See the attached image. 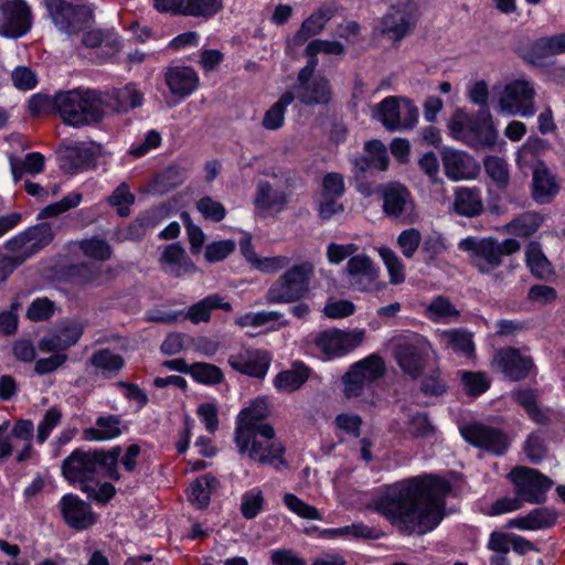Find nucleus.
Masks as SVG:
<instances>
[{
  "label": "nucleus",
  "instance_id": "f257e3e1",
  "mask_svg": "<svg viewBox=\"0 0 565 565\" xmlns=\"http://www.w3.org/2000/svg\"><path fill=\"white\" fill-rule=\"evenodd\" d=\"M449 491V482L440 477L416 476L388 486L373 509L405 535L425 534L443 520Z\"/></svg>",
  "mask_w": 565,
  "mask_h": 565
},
{
  "label": "nucleus",
  "instance_id": "f03ea898",
  "mask_svg": "<svg viewBox=\"0 0 565 565\" xmlns=\"http://www.w3.org/2000/svg\"><path fill=\"white\" fill-rule=\"evenodd\" d=\"M120 447L109 451H72L62 463V473L71 483L78 484L82 491H93L90 482L100 475L118 480L117 463L120 457Z\"/></svg>",
  "mask_w": 565,
  "mask_h": 565
},
{
  "label": "nucleus",
  "instance_id": "7ed1b4c3",
  "mask_svg": "<svg viewBox=\"0 0 565 565\" xmlns=\"http://www.w3.org/2000/svg\"><path fill=\"white\" fill-rule=\"evenodd\" d=\"M107 96L95 89L75 88L58 92L53 106L66 125L73 127L99 122L106 115Z\"/></svg>",
  "mask_w": 565,
  "mask_h": 565
},
{
  "label": "nucleus",
  "instance_id": "20e7f679",
  "mask_svg": "<svg viewBox=\"0 0 565 565\" xmlns=\"http://www.w3.org/2000/svg\"><path fill=\"white\" fill-rule=\"evenodd\" d=\"M448 127L455 139L475 149L493 150L499 141L492 117L486 111L468 115L463 110H457Z\"/></svg>",
  "mask_w": 565,
  "mask_h": 565
},
{
  "label": "nucleus",
  "instance_id": "39448f33",
  "mask_svg": "<svg viewBox=\"0 0 565 565\" xmlns=\"http://www.w3.org/2000/svg\"><path fill=\"white\" fill-rule=\"evenodd\" d=\"M313 276L315 267L311 263L292 265L268 287L265 295L267 303H292L307 298Z\"/></svg>",
  "mask_w": 565,
  "mask_h": 565
},
{
  "label": "nucleus",
  "instance_id": "423d86ee",
  "mask_svg": "<svg viewBox=\"0 0 565 565\" xmlns=\"http://www.w3.org/2000/svg\"><path fill=\"white\" fill-rule=\"evenodd\" d=\"M458 247L470 255L472 264L483 274L491 273L502 263L504 255H511L520 249V244L513 238L499 243L493 238L466 237Z\"/></svg>",
  "mask_w": 565,
  "mask_h": 565
},
{
  "label": "nucleus",
  "instance_id": "0eeeda50",
  "mask_svg": "<svg viewBox=\"0 0 565 565\" xmlns=\"http://www.w3.org/2000/svg\"><path fill=\"white\" fill-rule=\"evenodd\" d=\"M497 110L508 116L532 117L536 113L534 106L535 89L526 79H515L497 88Z\"/></svg>",
  "mask_w": 565,
  "mask_h": 565
},
{
  "label": "nucleus",
  "instance_id": "6e6552de",
  "mask_svg": "<svg viewBox=\"0 0 565 565\" xmlns=\"http://www.w3.org/2000/svg\"><path fill=\"white\" fill-rule=\"evenodd\" d=\"M418 18V6L415 0H396L379 19L376 30L397 42L408 35Z\"/></svg>",
  "mask_w": 565,
  "mask_h": 565
},
{
  "label": "nucleus",
  "instance_id": "1a4fd4ad",
  "mask_svg": "<svg viewBox=\"0 0 565 565\" xmlns=\"http://www.w3.org/2000/svg\"><path fill=\"white\" fill-rule=\"evenodd\" d=\"M384 360L379 354H371L354 363L343 375L344 395L349 398L361 396L385 373Z\"/></svg>",
  "mask_w": 565,
  "mask_h": 565
},
{
  "label": "nucleus",
  "instance_id": "9d476101",
  "mask_svg": "<svg viewBox=\"0 0 565 565\" xmlns=\"http://www.w3.org/2000/svg\"><path fill=\"white\" fill-rule=\"evenodd\" d=\"M49 14L61 33L68 36L84 32L92 19L89 10L64 0H44Z\"/></svg>",
  "mask_w": 565,
  "mask_h": 565
},
{
  "label": "nucleus",
  "instance_id": "9b49d317",
  "mask_svg": "<svg viewBox=\"0 0 565 565\" xmlns=\"http://www.w3.org/2000/svg\"><path fill=\"white\" fill-rule=\"evenodd\" d=\"M364 338L365 330L363 329L349 331L329 329L317 334L313 339V343L324 359L332 360L347 355L360 347Z\"/></svg>",
  "mask_w": 565,
  "mask_h": 565
},
{
  "label": "nucleus",
  "instance_id": "f8f14e48",
  "mask_svg": "<svg viewBox=\"0 0 565 565\" xmlns=\"http://www.w3.org/2000/svg\"><path fill=\"white\" fill-rule=\"evenodd\" d=\"M429 349L428 340L414 333L397 339L394 355L402 371L412 379H416L423 371L424 356Z\"/></svg>",
  "mask_w": 565,
  "mask_h": 565
},
{
  "label": "nucleus",
  "instance_id": "ddd939ff",
  "mask_svg": "<svg viewBox=\"0 0 565 565\" xmlns=\"http://www.w3.org/2000/svg\"><path fill=\"white\" fill-rule=\"evenodd\" d=\"M509 478L515 487V494L524 502L541 503L553 481L537 470L527 467H515Z\"/></svg>",
  "mask_w": 565,
  "mask_h": 565
},
{
  "label": "nucleus",
  "instance_id": "4468645a",
  "mask_svg": "<svg viewBox=\"0 0 565 565\" xmlns=\"http://www.w3.org/2000/svg\"><path fill=\"white\" fill-rule=\"evenodd\" d=\"M267 413V405L262 399L255 401L249 407L239 413L235 430L237 448L242 450L246 448V436H250L253 431H258L262 437L266 438L275 436L274 428L269 424L264 423Z\"/></svg>",
  "mask_w": 565,
  "mask_h": 565
},
{
  "label": "nucleus",
  "instance_id": "2eb2a0df",
  "mask_svg": "<svg viewBox=\"0 0 565 565\" xmlns=\"http://www.w3.org/2000/svg\"><path fill=\"white\" fill-rule=\"evenodd\" d=\"M318 65L317 58H310L298 74V85L295 87V98L306 105L326 104L330 100L329 83L323 77H312Z\"/></svg>",
  "mask_w": 565,
  "mask_h": 565
},
{
  "label": "nucleus",
  "instance_id": "dca6fc26",
  "mask_svg": "<svg viewBox=\"0 0 565 565\" xmlns=\"http://www.w3.org/2000/svg\"><path fill=\"white\" fill-rule=\"evenodd\" d=\"M350 288L362 292H373L381 289L379 282V268L372 258L364 254H356L348 259L343 269Z\"/></svg>",
  "mask_w": 565,
  "mask_h": 565
},
{
  "label": "nucleus",
  "instance_id": "f3484780",
  "mask_svg": "<svg viewBox=\"0 0 565 565\" xmlns=\"http://www.w3.org/2000/svg\"><path fill=\"white\" fill-rule=\"evenodd\" d=\"M160 12L210 20L223 10V0H153Z\"/></svg>",
  "mask_w": 565,
  "mask_h": 565
},
{
  "label": "nucleus",
  "instance_id": "a211bd4d",
  "mask_svg": "<svg viewBox=\"0 0 565 565\" xmlns=\"http://www.w3.org/2000/svg\"><path fill=\"white\" fill-rule=\"evenodd\" d=\"M289 196L285 186L267 180L259 181L253 201L256 215L265 217L281 213L288 205Z\"/></svg>",
  "mask_w": 565,
  "mask_h": 565
},
{
  "label": "nucleus",
  "instance_id": "6ab92c4d",
  "mask_svg": "<svg viewBox=\"0 0 565 565\" xmlns=\"http://www.w3.org/2000/svg\"><path fill=\"white\" fill-rule=\"evenodd\" d=\"M32 24V15L24 0H8L1 6L0 28L6 36L20 38Z\"/></svg>",
  "mask_w": 565,
  "mask_h": 565
},
{
  "label": "nucleus",
  "instance_id": "aec40b11",
  "mask_svg": "<svg viewBox=\"0 0 565 565\" xmlns=\"http://www.w3.org/2000/svg\"><path fill=\"white\" fill-rule=\"evenodd\" d=\"M492 367L511 381H522L535 365L531 356L522 354L518 349L504 348L494 354Z\"/></svg>",
  "mask_w": 565,
  "mask_h": 565
},
{
  "label": "nucleus",
  "instance_id": "412c9836",
  "mask_svg": "<svg viewBox=\"0 0 565 565\" xmlns=\"http://www.w3.org/2000/svg\"><path fill=\"white\" fill-rule=\"evenodd\" d=\"M271 358L260 349L243 348L228 356V364L248 376L263 379L269 369Z\"/></svg>",
  "mask_w": 565,
  "mask_h": 565
},
{
  "label": "nucleus",
  "instance_id": "4be33fe9",
  "mask_svg": "<svg viewBox=\"0 0 565 565\" xmlns=\"http://www.w3.org/2000/svg\"><path fill=\"white\" fill-rule=\"evenodd\" d=\"M84 332V324L78 320H64L57 324L54 332L39 341L42 352H60L76 344Z\"/></svg>",
  "mask_w": 565,
  "mask_h": 565
},
{
  "label": "nucleus",
  "instance_id": "5701e85b",
  "mask_svg": "<svg viewBox=\"0 0 565 565\" xmlns=\"http://www.w3.org/2000/svg\"><path fill=\"white\" fill-rule=\"evenodd\" d=\"M246 448L238 451L241 454L248 452V457L262 465H274L276 460H280L284 454L281 444L274 437H262L258 431H253L250 436H246Z\"/></svg>",
  "mask_w": 565,
  "mask_h": 565
},
{
  "label": "nucleus",
  "instance_id": "b1692460",
  "mask_svg": "<svg viewBox=\"0 0 565 565\" xmlns=\"http://www.w3.org/2000/svg\"><path fill=\"white\" fill-rule=\"evenodd\" d=\"M441 161L446 175L452 181L472 179L478 172V164L473 158L461 150L444 149Z\"/></svg>",
  "mask_w": 565,
  "mask_h": 565
},
{
  "label": "nucleus",
  "instance_id": "393cba45",
  "mask_svg": "<svg viewBox=\"0 0 565 565\" xmlns=\"http://www.w3.org/2000/svg\"><path fill=\"white\" fill-rule=\"evenodd\" d=\"M463 438L470 444L502 455L508 448V438L500 430L484 425H471L462 429Z\"/></svg>",
  "mask_w": 565,
  "mask_h": 565
},
{
  "label": "nucleus",
  "instance_id": "a878e982",
  "mask_svg": "<svg viewBox=\"0 0 565 565\" xmlns=\"http://www.w3.org/2000/svg\"><path fill=\"white\" fill-rule=\"evenodd\" d=\"M159 264L166 274L173 277H181L194 273L196 269L185 249L179 243L163 246L159 256Z\"/></svg>",
  "mask_w": 565,
  "mask_h": 565
},
{
  "label": "nucleus",
  "instance_id": "bb28decb",
  "mask_svg": "<svg viewBox=\"0 0 565 565\" xmlns=\"http://www.w3.org/2000/svg\"><path fill=\"white\" fill-rule=\"evenodd\" d=\"M383 212L388 217L397 218L413 207L411 192L405 185L392 182L381 188Z\"/></svg>",
  "mask_w": 565,
  "mask_h": 565
},
{
  "label": "nucleus",
  "instance_id": "cd10ccee",
  "mask_svg": "<svg viewBox=\"0 0 565 565\" xmlns=\"http://www.w3.org/2000/svg\"><path fill=\"white\" fill-rule=\"evenodd\" d=\"M60 507L65 522L72 527L86 529L95 522L89 505L77 495L65 494Z\"/></svg>",
  "mask_w": 565,
  "mask_h": 565
},
{
  "label": "nucleus",
  "instance_id": "c85d7f7f",
  "mask_svg": "<svg viewBox=\"0 0 565 565\" xmlns=\"http://www.w3.org/2000/svg\"><path fill=\"white\" fill-rule=\"evenodd\" d=\"M166 84L170 92L179 97L191 95L199 85V76L194 70L186 66H173L164 74Z\"/></svg>",
  "mask_w": 565,
  "mask_h": 565
},
{
  "label": "nucleus",
  "instance_id": "c756f323",
  "mask_svg": "<svg viewBox=\"0 0 565 565\" xmlns=\"http://www.w3.org/2000/svg\"><path fill=\"white\" fill-rule=\"evenodd\" d=\"M98 152L95 143H76L65 150L62 157V168L68 173H76L90 167Z\"/></svg>",
  "mask_w": 565,
  "mask_h": 565
},
{
  "label": "nucleus",
  "instance_id": "7c9ffc66",
  "mask_svg": "<svg viewBox=\"0 0 565 565\" xmlns=\"http://www.w3.org/2000/svg\"><path fill=\"white\" fill-rule=\"evenodd\" d=\"M557 516V512L553 509H534L524 516L509 520L505 527L522 531H537L553 526L556 523Z\"/></svg>",
  "mask_w": 565,
  "mask_h": 565
},
{
  "label": "nucleus",
  "instance_id": "2f4dec72",
  "mask_svg": "<svg viewBox=\"0 0 565 565\" xmlns=\"http://www.w3.org/2000/svg\"><path fill=\"white\" fill-rule=\"evenodd\" d=\"M103 93L108 99L106 111L127 113L132 108L141 106L143 103V94L132 84Z\"/></svg>",
  "mask_w": 565,
  "mask_h": 565
},
{
  "label": "nucleus",
  "instance_id": "473e14b6",
  "mask_svg": "<svg viewBox=\"0 0 565 565\" xmlns=\"http://www.w3.org/2000/svg\"><path fill=\"white\" fill-rule=\"evenodd\" d=\"M436 337L445 349L467 359L475 356L472 334L463 329L438 330Z\"/></svg>",
  "mask_w": 565,
  "mask_h": 565
},
{
  "label": "nucleus",
  "instance_id": "72a5a7b5",
  "mask_svg": "<svg viewBox=\"0 0 565 565\" xmlns=\"http://www.w3.org/2000/svg\"><path fill=\"white\" fill-rule=\"evenodd\" d=\"M525 262L531 274L541 280L552 281L555 277V270L551 262L544 255L541 246L536 242H531L525 250Z\"/></svg>",
  "mask_w": 565,
  "mask_h": 565
},
{
  "label": "nucleus",
  "instance_id": "f704fd0d",
  "mask_svg": "<svg viewBox=\"0 0 565 565\" xmlns=\"http://www.w3.org/2000/svg\"><path fill=\"white\" fill-rule=\"evenodd\" d=\"M454 210L459 214L472 217L481 214L483 202L481 192L476 188H458L455 192Z\"/></svg>",
  "mask_w": 565,
  "mask_h": 565
},
{
  "label": "nucleus",
  "instance_id": "c9c22d12",
  "mask_svg": "<svg viewBox=\"0 0 565 565\" xmlns=\"http://www.w3.org/2000/svg\"><path fill=\"white\" fill-rule=\"evenodd\" d=\"M96 426L84 430L87 440L103 441L110 440L121 435V420L117 415L99 416Z\"/></svg>",
  "mask_w": 565,
  "mask_h": 565
},
{
  "label": "nucleus",
  "instance_id": "e433bc0d",
  "mask_svg": "<svg viewBox=\"0 0 565 565\" xmlns=\"http://www.w3.org/2000/svg\"><path fill=\"white\" fill-rule=\"evenodd\" d=\"M558 192L554 175L546 169H536L533 173V198L537 203H548Z\"/></svg>",
  "mask_w": 565,
  "mask_h": 565
},
{
  "label": "nucleus",
  "instance_id": "4c0bfd02",
  "mask_svg": "<svg viewBox=\"0 0 565 565\" xmlns=\"http://www.w3.org/2000/svg\"><path fill=\"white\" fill-rule=\"evenodd\" d=\"M425 316L436 323H452L460 316L459 310L446 297L434 298L425 309Z\"/></svg>",
  "mask_w": 565,
  "mask_h": 565
},
{
  "label": "nucleus",
  "instance_id": "58836bf2",
  "mask_svg": "<svg viewBox=\"0 0 565 565\" xmlns=\"http://www.w3.org/2000/svg\"><path fill=\"white\" fill-rule=\"evenodd\" d=\"M9 162L15 183L21 180L24 172L38 174L44 169V157L40 152L28 153L23 160L10 156Z\"/></svg>",
  "mask_w": 565,
  "mask_h": 565
},
{
  "label": "nucleus",
  "instance_id": "ea45409f",
  "mask_svg": "<svg viewBox=\"0 0 565 565\" xmlns=\"http://www.w3.org/2000/svg\"><path fill=\"white\" fill-rule=\"evenodd\" d=\"M399 97L390 96L384 98L377 106L374 117L382 125L392 131L398 130L399 121Z\"/></svg>",
  "mask_w": 565,
  "mask_h": 565
},
{
  "label": "nucleus",
  "instance_id": "a19ab883",
  "mask_svg": "<svg viewBox=\"0 0 565 565\" xmlns=\"http://www.w3.org/2000/svg\"><path fill=\"white\" fill-rule=\"evenodd\" d=\"M218 481L215 477L205 475L196 479L190 487L189 499L199 509L207 507L212 492L217 489Z\"/></svg>",
  "mask_w": 565,
  "mask_h": 565
},
{
  "label": "nucleus",
  "instance_id": "79ce46f5",
  "mask_svg": "<svg viewBox=\"0 0 565 565\" xmlns=\"http://www.w3.org/2000/svg\"><path fill=\"white\" fill-rule=\"evenodd\" d=\"M295 100L292 92H286L281 95L266 113L263 118V127L268 130L279 129L285 120V110Z\"/></svg>",
  "mask_w": 565,
  "mask_h": 565
},
{
  "label": "nucleus",
  "instance_id": "37998d69",
  "mask_svg": "<svg viewBox=\"0 0 565 565\" xmlns=\"http://www.w3.org/2000/svg\"><path fill=\"white\" fill-rule=\"evenodd\" d=\"M330 19L329 14L324 10H318L312 13L308 19H306L300 30L296 33L294 41L297 45L303 44L309 38L319 34L328 20Z\"/></svg>",
  "mask_w": 565,
  "mask_h": 565
},
{
  "label": "nucleus",
  "instance_id": "c03bdc74",
  "mask_svg": "<svg viewBox=\"0 0 565 565\" xmlns=\"http://www.w3.org/2000/svg\"><path fill=\"white\" fill-rule=\"evenodd\" d=\"M308 380V371L303 366L278 373L274 380L275 387L281 392H294Z\"/></svg>",
  "mask_w": 565,
  "mask_h": 565
},
{
  "label": "nucleus",
  "instance_id": "a18cd8bd",
  "mask_svg": "<svg viewBox=\"0 0 565 565\" xmlns=\"http://www.w3.org/2000/svg\"><path fill=\"white\" fill-rule=\"evenodd\" d=\"M393 285H399L405 281V267L397 254L387 246L377 248Z\"/></svg>",
  "mask_w": 565,
  "mask_h": 565
},
{
  "label": "nucleus",
  "instance_id": "49530a36",
  "mask_svg": "<svg viewBox=\"0 0 565 565\" xmlns=\"http://www.w3.org/2000/svg\"><path fill=\"white\" fill-rule=\"evenodd\" d=\"M457 375L460 379L463 391L468 395H480L490 386V381L483 372L458 371Z\"/></svg>",
  "mask_w": 565,
  "mask_h": 565
},
{
  "label": "nucleus",
  "instance_id": "de8ad7c7",
  "mask_svg": "<svg viewBox=\"0 0 565 565\" xmlns=\"http://www.w3.org/2000/svg\"><path fill=\"white\" fill-rule=\"evenodd\" d=\"M79 249L86 257L100 262L109 259L113 254L109 243L97 236L81 241Z\"/></svg>",
  "mask_w": 565,
  "mask_h": 565
},
{
  "label": "nucleus",
  "instance_id": "09e8293b",
  "mask_svg": "<svg viewBox=\"0 0 565 565\" xmlns=\"http://www.w3.org/2000/svg\"><path fill=\"white\" fill-rule=\"evenodd\" d=\"M323 537L337 539V537H354V539H374V530L363 523H354L351 525L338 527V529H326L321 532Z\"/></svg>",
  "mask_w": 565,
  "mask_h": 565
},
{
  "label": "nucleus",
  "instance_id": "8fccbe9b",
  "mask_svg": "<svg viewBox=\"0 0 565 565\" xmlns=\"http://www.w3.org/2000/svg\"><path fill=\"white\" fill-rule=\"evenodd\" d=\"M449 248L447 238L438 232L428 234L422 244V253L428 262L437 260Z\"/></svg>",
  "mask_w": 565,
  "mask_h": 565
},
{
  "label": "nucleus",
  "instance_id": "3c124183",
  "mask_svg": "<svg viewBox=\"0 0 565 565\" xmlns=\"http://www.w3.org/2000/svg\"><path fill=\"white\" fill-rule=\"evenodd\" d=\"M543 217L534 212H527L509 223L510 231L519 236L532 235L542 224Z\"/></svg>",
  "mask_w": 565,
  "mask_h": 565
},
{
  "label": "nucleus",
  "instance_id": "603ef678",
  "mask_svg": "<svg viewBox=\"0 0 565 565\" xmlns=\"http://www.w3.org/2000/svg\"><path fill=\"white\" fill-rule=\"evenodd\" d=\"M90 364L103 373L117 372L124 366V360L119 354L108 349L96 351L89 359Z\"/></svg>",
  "mask_w": 565,
  "mask_h": 565
},
{
  "label": "nucleus",
  "instance_id": "864d4df0",
  "mask_svg": "<svg viewBox=\"0 0 565 565\" xmlns=\"http://www.w3.org/2000/svg\"><path fill=\"white\" fill-rule=\"evenodd\" d=\"M264 494L259 488H253L242 495L241 513L247 519L256 518L264 507Z\"/></svg>",
  "mask_w": 565,
  "mask_h": 565
},
{
  "label": "nucleus",
  "instance_id": "5fc2aeb1",
  "mask_svg": "<svg viewBox=\"0 0 565 565\" xmlns=\"http://www.w3.org/2000/svg\"><path fill=\"white\" fill-rule=\"evenodd\" d=\"M111 206L117 209L120 216L129 214V206L135 202V195L130 192L129 185L126 182L120 183L108 198Z\"/></svg>",
  "mask_w": 565,
  "mask_h": 565
},
{
  "label": "nucleus",
  "instance_id": "6e6d98bb",
  "mask_svg": "<svg viewBox=\"0 0 565 565\" xmlns=\"http://www.w3.org/2000/svg\"><path fill=\"white\" fill-rule=\"evenodd\" d=\"M24 233L28 235V239L30 241L34 254L49 245L54 237L52 226L46 222L30 227Z\"/></svg>",
  "mask_w": 565,
  "mask_h": 565
},
{
  "label": "nucleus",
  "instance_id": "4d7b16f0",
  "mask_svg": "<svg viewBox=\"0 0 565 565\" xmlns=\"http://www.w3.org/2000/svg\"><path fill=\"white\" fill-rule=\"evenodd\" d=\"M484 169L488 175L499 185L505 186L509 181L508 163L497 156H488L484 159Z\"/></svg>",
  "mask_w": 565,
  "mask_h": 565
},
{
  "label": "nucleus",
  "instance_id": "13d9d810",
  "mask_svg": "<svg viewBox=\"0 0 565 565\" xmlns=\"http://www.w3.org/2000/svg\"><path fill=\"white\" fill-rule=\"evenodd\" d=\"M422 243V234L415 228H406L399 233L396 244L406 258H412Z\"/></svg>",
  "mask_w": 565,
  "mask_h": 565
},
{
  "label": "nucleus",
  "instance_id": "bf43d9fd",
  "mask_svg": "<svg viewBox=\"0 0 565 565\" xmlns=\"http://www.w3.org/2000/svg\"><path fill=\"white\" fill-rule=\"evenodd\" d=\"M6 248L10 253L9 256L20 264L34 254L28 235L24 232L8 241Z\"/></svg>",
  "mask_w": 565,
  "mask_h": 565
},
{
  "label": "nucleus",
  "instance_id": "052dcab7",
  "mask_svg": "<svg viewBox=\"0 0 565 565\" xmlns=\"http://www.w3.org/2000/svg\"><path fill=\"white\" fill-rule=\"evenodd\" d=\"M284 503L292 513L297 514L298 516H300L302 519H308V520H321L322 519L321 514L315 507L303 502L300 498H298L297 495H295L292 493H286L284 495Z\"/></svg>",
  "mask_w": 565,
  "mask_h": 565
},
{
  "label": "nucleus",
  "instance_id": "680f3d73",
  "mask_svg": "<svg viewBox=\"0 0 565 565\" xmlns=\"http://www.w3.org/2000/svg\"><path fill=\"white\" fill-rule=\"evenodd\" d=\"M82 201L81 193H70L64 196L61 201L49 204L40 213L39 218L53 217L61 213L68 211L70 209L76 207Z\"/></svg>",
  "mask_w": 565,
  "mask_h": 565
},
{
  "label": "nucleus",
  "instance_id": "e2e57ef3",
  "mask_svg": "<svg viewBox=\"0 0 565 565\" xmlns=\"http://www.w3.org/2000/svg\"><path fill=\"white\" fill-rule=\"evenodd\" d=\"M215 302L211 299L210 296L203 298L196 303L192 305L186 313L185 319L190 320L192 323H201L207 322L211 319V311L214 310Z\"/></svg>",
  "mask_w": 565,
  "mask_h": 565
},
{
  "label": "nucleus",
  "instance_id": "0e129e2a",
  "mask_svg": "<svg viewBox=\"0 0 565 565\" xmlns=\"http://www.w3.org/2000/svg\"><path fill=\"white\" fill-rule=\"evenodd\" d=\"M196 207L205 218L213 222H221L226 216V210L224 205L210 196L200 199L196 203Z\"/></svg>",
  "mask_w": 565,
  "mask_h": 565
},
{
  "label": "nucleus",
  "instance_id": "69168bd1",
  "mask_svg": "<svg viewBox=\"0 0 565 565\" xmlns=\"http://www.w3.org/2000/svg\"><path fill=\"white\" fill-rule=\"evenodd\" d=\"M359 250L358 245L355 244H337L330 243L327 246L326 256L330 264L339 265L344 259H349L352 256H355Z\"/></svg>",
  "mask_w": 565,
  "mask_h": 565
},
{
  "label": "nucleus",
  "instance_id": "338daca9",
  "mask_svg": "<svg viewBox=\"0 0 565 565\" xmlns=\"http://www.w3.org/2000/svg\"><path fill=\"white\" fill-rule=\"evenodd\" d=\"M189 372L195 380L202 383H218L223 379L220 369L207 363H194L190 366Z\"/></svg>",
  "mask_w": 565,
  "mask_h": 565
},
{
  "label": "nucleus",
  "instance_id": "774afa93",
  "mask_svg": "<svg viewBox=\"0 0 565 565\" xmlns=\"http://www.w3.org/2000/svg\"><path fill=\"white\" fill-rule=\"evenodd\" d=\"M54 313V303L47 298H36L28 308L26 317L31 321L50 319Z\"/></svg>",
  "mask_w": 565,
  "mask_h": 565
}]
</instances>
